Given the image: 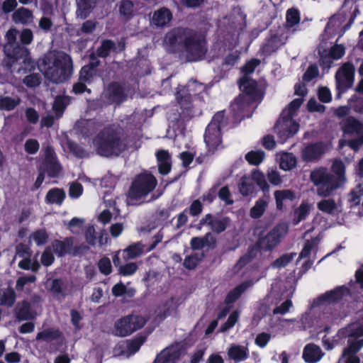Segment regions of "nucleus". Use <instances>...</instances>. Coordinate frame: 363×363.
I'll return each instance as SVG.
<instances>
[{
	"label": "nucleus",
	"mask_w": 363,
	"mask_h": 363,
	"mask_svg": "<svg viewBox=\"0 0 363 363\" xmlns=\"http://www.w3.org/2000/svg\"><path fill=\"white\" fill-rule=\"evenodd\" d=\"M268 202L264 199L258 200L255 206L250 209V215L253 218L261 217L266 210Z\"/></svg>",
	"instance_id": "ea45409f"
},
{
	"label": "nucleus",
	"mask_w": 363,
	"mask_h": 363,
	"mask_svg": "<svg viewBox=\"0 0 363 363\" xmlns=\"http://www.w3.org/2000/svg\"><path fill=\"white\" fill-rule=\"evenodd\" d=\"M356 13H358V10L355 7L353 11L354 16L350 17L348 22H346V17L342 13H338L333 16L330 19L325 29L324 34L322 36V41H324L335 35H342L354 21V18L356 16Z\"/></svg>",
	"instance_id": "f8f14e48"
},
{
	"label": "nucleus",
	"mask_w": 363,
	"mask_h": 363,
	"mask_svg": "<svg viewBox=\"0 0 363 363\" xmlns=\"http://www.w3.org/2000/svg\"><path fill=\"white\" fill-rule=\"evenodd\" d=\"M157 184V179L151 174L144 172L138 174L133 181L128 193V203L137 205L148 201V195Z\"/></svg>",
	"instance_id": "423d86ee"
},
{
	"label": "nucleus",
	"mask_w": 363,
	"mask_h": 363,
	"mask_svg": "<svg viewBox=\"0 0 363 363\" xmlns=\"http://www.w3.org/2000/svg\"><path fill=\"white\" fill-rule=\"evenodd\" d=\"M362 196L363 188L362 187L361 185H358L351 191L348 200L351 206H357L360 203Z\"/></svg>",
	"instance_id": "de8ad7c7"
},
{
	"label": "nucleus",
	"mask_w": 363,
	"mask_h": 363,
	"mask_svg": "<svg viewBox=\"0 0 363 363\" xmlns=\"http://www.w3.org/2000/svg\"><path fill=\"white\" fill-rule=\"evenodd\" d=\"M172 18L169 9L162 8L155 11L152 18V23L157 26H164L169 23Z\"/></svg>",
	"instance_id": "bb28decb"
},
{
	"label": "nucleus",
	"mask_w": 363,
	"mask_h": 363,
	"mask_svg": "<svg viewBox=\"0 0 363 363\" xmlns=\"http://www.w3.org/2000/svg\"><path fill=\"white\" fill-rule=\"evenodd\" d=\"M40 78L37 74H30L23 79V82L26 86L33 87L40 84Z\"/></svg>",
	"instance_id": "774afa93"
},
{
	"label": "nucleus",
	"mask_w": 363,
	"mask_h": 363,
	"mask_svg": "<svg viewBox=\"0 0 363 363\" xmlns=\"http://www.w3.org/2000/svg\"><path fill=\"white\" fill-rule=\"evenodd\" d=\"M93 147L99 155L105 157L117 156L125 148L119 138L109 129L101 132L96 137Z\"/></svg>",
	"instance_id": "0eeeda50"
},
{
	"label": "nucleus",
	"mask_w": 363,
	"mask_h": 363,
	"mask_svg": "<svg viewBox=\"0 0 363 363\" xmlns=\"http://www.w3.org/2000/svg\"><path fill=\"white\" fill-rule=\"evenodd\" d=\"M72 245V242L70 239H67L64 242L57 240L52 243V248L58 256H62L69 251Z\"/></svg>",
	"instance_id": "37998d69"
},
{
	"label": "nucleus",
	"mask_w": 363,
	"mask_h": 363,
	"mask_svg": "<svg viewBox=\"0 0 363 363\" xmlns=\"http://www.w3.org/2000/svg\"><path fill=\"white\" fill-rule=\"evenodd\" d=\"M323 356V353L321 349L313 344L306 345L303 353V357L308 363H315L318 362Z\"/></svg>",
	"instance_id": "5701e85b"
},
{
	"label": "nucleus",
	"mask_w": 363,
	"mask_h": 363,
	"mask_svg": "<svg viewBox=\"0 0 363 363\" xmlns=\"http://www.w3.org/2000/svg\"><path fill=\"white\" fill-rule=\"evenodd\" d=\"M318 208L324 213L334 214L340 211L339 206L333 199H323L318 203Z\"/></svg>",
	"instance_id": "473e14b6"
},
{
	"label": "nucleus",
	"mask_w": 363,
	"mask_h": 363,
	"mask_svg": "<svg viewBox=\"0 0 363 363\" xmlns=\"http://www.w3.org/2000/svg\"><path fill=\"white\" fill-rule=\"evenodd\" d=\"M20 101L18 99H11L10 97L0 98V109L5 111H10L14 108Z\"/></svg>",
	"instance_id": "8fccbe9b"
},
{
	"label": "nucleus",
	"mask_w": 363,
	"mask_h": 363,
	"mask_svg": "<svg viewBox=\"0 0 363 363\" xmlns=\"http://www.w3.org/2000/svg\"><path fill=\"white\" fill-rule=\"evenodd\" d=\"M265 154L262 150H252L245 155L246 160L253 165L259 164L264 159Z\"/></svg>",
	"instance_id": "79ce46f5"
},
{
	"label": "nucleus",
	"mask_w": 363,
	"mask_h": 363,
	"mask_svg": "<svg viewBox=\"0 0 363 363\" xmlns=\"http://www.w3.org/2000/svg\"><path fill=\"white\" fill-rule=\"evenodd\" d=\"M349 293L347 288L344 286L338 287L333 291H328L322 295L315 301L317 306L328 305L343 298Z\"/></svg>",
	"instance_id": "f3484780"
},
{
	"label": "nucleus",
	"mask_w": 363,
	"mask_h": 363,
	"mask_svg": "<svg viewBox=\"0 0 363 363\" xmlns=\"http://www.w3.org/2000/svg\"><path fill=\"white\" fill-rule=\"evenodd\" d=\"M54 261V256L51 252L50 247H47L41 256V263L45 267H48L52 264Z\"/></svg>",
	"instance_id": "680f3d73"
},
{
	"label": "nucleus",
	"mask_w": 363,
	"mask_h": 363,
	"mask_svg": "<svg viewBox=\"0 0 363 363\" xmlns=\"http://www.w3.org/2000/svg\"><path fill=\"white\" fill-rule=\"evenodd\" d=\"M104 95L108 98V103H121L123 101V93L118 84H111L104 91Z\"/></svg>",
	"instance_id": "b1692460"
},
{
	"label": "nucleus",
	"mask_w": 363,
	"mask_h": 363,
	"mask_svg": "<svg viewBox=\"0 0 363 363\" xmlns=\"http://www.w3.org/2000/svg\"><path fill=\"white\" fill-rule=\"evenodd\" d=\"M342 128L345 135L355 136L356 138L348 142L341 140L340 147L348 145L354 150H357L363 145V123L354 118H348L342 123Z\"/></svg>",
	"instance_id": "9d476101"
},
{
	"label": "nucleus",
	"mask_w": 363,
	"mask_h": 363,
	"mask_svg": "<svg viewBox=\"0 0 363 363\" xmlns=\"http://www.w3.org/2000/svg\"><path fill=\"white\" fill-rule=\"evenodd\" d=\"M85 239L89 245H94L96 244L97 238L95 235V228L93 225H90L86 229Z\"/></svg>",
	"instance_id": "e2e57ef3"
},
{
	"label": "nucleus",
	"mask_w": 363,
	"mask_h": 363,
	"mask_svg": "<svg viewBox=\"0 0 363 363\" xmlns=\"http://www.w3.org/2000/svg\"><path fill=\"white\" fill-rule=\"evenodd\" d=\"M311 208V205L307 202H302L300 206L295 210L293 219L294 224L296 225L306 218Z\"/></svg>",
	"instance_id": "f704fd0d"
},
{
	"label": "nucleus",
	"mask_w": 363,
	"mask_h": 363,
	"mask_svg": "<svg viewBox=\"0 0 363 363\" xmlns=\"http://www.w3.org/2000/svg\"><path fill=\"white\" fill-rule=\"evenodd\" d=\"M325 151V147L321 143L311 145L302 151V158L305 161H311L320 156Z\"/></svg>",
	"instance_id": "393cba45"
},
{
	"label": "nucleus",
	"mask_w": 363,
	"mask_h": 363,
	"mask_svg": "<svg viewBox=\"0 0 363 363\" xmlns=\"http://www.w3.org/2000/svg\"><path fill=\"white\" fill-rule=\"evenodd\" d=\"M146 320L143 316L130 315L118 320L113 328V333L118 336H127L141 328Z\"/></svg>",
	"instance_id": "ddd939ff"
},
{
	"label": "nucleus",
	"mask_w": 363,
	"mask_h": 363,
	"mask_svg": "<svg viewBox=\"0 0 363 363\" xmlns=\"http://www.w3.org/2000/svg\"><path fill=\"white\" fill-rule=\"evenodd\" d=\"M94 73V67L91 65L84 66L80 71L79 80L88 82Z\"/></svg>",
	"instance_id": "5fc2aeb1"
},
{
	"label": "nucleus",
	"mask_w": 363,
	"mask_h": 363,
	"mask_svg": "<svg viewBox=\"0 0 363 363\" xmlns=\"http://www.w3.org/2000/svg\"><path fill=\"white\" fill-rule=\"evenodd\" d=\"M337 336L348 337L347 346L344 349L340 363H360L356 353L363 346V323H353L339 330Z\"/></svg>",
	"instance_id": "20e7f679"
},
{
	"label": "nucleus",
	"mask_w": 363,
	"mask_h": 363,
	"mask_svg": "<svg viewBox=\"0 0 363 363\" xmlns=\"http://www.w3.org/2000/svg\"><path fill=\"white\" fill-rule=\"evenodd\" d=\"M159 171L162 174H167L171 169V159L168 152L160 150L157 152Z\"/></svg>",
	"instance_id": "cd10ccee"
},
{
	"label": "nucleus",
	"mask_w": 363,
	"mask_h": 363,
	"mask_svg": "<svg viewBox=\"0 0 363 363\" xmlns=\"http://www.w3.org/2000/svg\"><path fill=\"white\" fill-rule=\"evenodd\" d=\"M335 176L330 174L324 169H318L311 174V179L318 186L317 192L320 196H326L332 191L345 184V166L341 161L335 160L332 166Z\"/></svg>",
	"instance_id": "7ed1b4c3"
},
{
	"label": "nucleus",
	"mask_w": 363,
	"mask_h": 363,
	"mask_svg": "<svg viewBox=\"0 0 363 363\" xmlns=\"http://www.w3.org/2000/svg\"><path fill=\"white\" fill-rule=\"evenodd\" d=\"M121 251H118L113 257V262L116 267H118V273L121 275L127 277L133 274L138 269V265L134 262H129L125 264H121L119 254Z\"/></svg>",
	"instance_id": "4be33fe9"
},
{
	"label": "nucleus",
	"mask_w": 363,
	"mask_h": 363,
	"mask_svg": "<svg viewBox=\"0 0 363 363\" xmlns=\"http://www.w3.org/2000/svg\"><path fill=\"white\" fill-rule=\"evenodd\" d=\"M45 168L48 175L51 177H55L60 172V166L55 159L53 150L48 147L45 152Z\"/></svg>",
	"instance_id": "aec40b11"
},
{
	"label": "nucleus",
	"mask_w": 363,
	"mask_h": 363,
	"mask_svg": "<svg viewBox=\"0 0 363 363\" xmlns=\"http://www.w3.org/2000/svg\"><path fill=\"white\" fill-rule=\"evenodd\" d=\"M296 256V254H286L280 257L279 259L273 262L274 267H286Z\"/></svg>",
	"instance_id": "4d7b16f0"
},
{
	"label": "nucleus",
	"mask_w": 363,
	"mask_h": 363,
	"mask_svg": "<svg viewBox=\"0 0 363 363\" xmlns=\"http://www.w3.org/2000/svg\"><path fill=\"white\" fill-rule=\"evenodd\" d=\"M145 342L143 337H138L131 341H126L123 344L125 348L127 349V356L135 354L139 350L141 345Z\"/></svg>",
	"instance_id": "a19ab883"
},
{
	"label": "nucleus",
	"mask_w": 363,
	"mask_h": 363,
	"mask_svg": "<svg viewBox=\"0 0 363 363\" xmlns=\"http://www.w3.org/2000/svg\"><path fill=\"white\" fill-rule=\"evenodd\" d=\"M248 353L249 351L247 347L237 345L230 346L228 350L229 357L237 362L246 359Z\"/></svg>",
	"instance_id": "c85d7f7f"
},
{
	"label": "nucleus",
	"mask_w": 363,
	"mask_h": 363,
	"mask_svg": "<svg viewBox=\"0 0 363 363\" xmlns=\"http://www.w3.org/2000/svg\"><path fill=\"white\" fill-rule=\"evenodd\" d=\"M240 191L242 195L247 196L252 191V186L250 184V179L245 177L242 178L240 184Z\"/></svg>",
	"instance_id": "052dcab7"
},
{
	"label": "nucleus",
	"mask_w": 363,
	"mask_h": 363,
	"mask_svg": "<svg viewBox=\"0 0 363 363\" xmlns=\"http://www.w3.org/2000/svg\"><path fill=\"white\" fill-rule=\"evenodd\" d=\"M68 103L69 99L67 96H58L55 99L53 104V109L57 117H60L62 115V111Z\"/></svg>",
	"instance_id": "49530a36"
},
{
	"label": "nucleus",
	"mask_w": 363,
	"mask_h": 363,
	"mask_svg": "<svg viewBox=\"0 0 363 363\" xmlns=\"http://www.w3.org/2000/svg\"><path fill=\"white\" fill-rule=\"evenodd\" d=\"M277 160L279 162V167L284 170H289L295 167L296 160L295 157L290 153L284 152L277 155Z\"/></svg>",
	"instance_id": "2f4dec72"
},
{
	"label": "nucleus",
	"mask_w": 363,
	"mask_h": 363,
	"mask_svg": "<svg viewBox=\"0 0 363 363\" xmlns=\"http://www.w3.org/2000/svg\"><path fill=\"white\" fill-rule=\"evenodd\" d=\"M214 243V238L211 234H207L203 238H194L191 239V245L193 249L199 250L205 246H211Z\"/></svg>",
	"instance_id": "4c0bfd02"
},
{
	"label": "nucleus",
	"mask_w": 363,
	"mask_h": 363,
	"mask_svg": "<svg viewBox=\"0 0 363 363\" xmlns=\"http://www.w3.org/2000/svg\"><path fill=\"white\" fill-rule=\"evenodd\" d=\"M12 19L16 23L26 25L33 22V15L28 9L21 7L13 13Z\"/></svg>",
	"instance_id": "a878e982"
},
{
	"label": "nucleus",
	"mask_w": 363,
	"mask_h": 363,
	"mask_svg": "<svg viewBox=\"0 0 363 363\" xmlns=\"http://www.w3.org/2000/svg\"><path fill=\"white\" fill-rule=\"evenodd\" d=\"M252 178L261 189H264L268 187L265 177L260 171L255 170L252 174Z\"/></svg>",
	"instance_id": "864d4df0"
},
{
	"label": "nucleus",
	"mask_w": 363,
	"mask_h": 363,
	"mask_svg": "<svg viewBox=\"0 0 363 363\" xmlns=\"http://www.w3.org/2000/svg\"><path fill=\"white\" fill-rule=\"evenodd\" d=\"M179 357L177 346H172L163 350L156 357L155 363H175Z\"/></svg>",
	"instance_id": "412c9836"
},
{
	"label": "nucleus",
	"mask_w": 363,
	"mask_h": 363,
	"mask_svg": "<svg viewBox=\"0 0 363 363\" xmlns=\"http://www.w3.org/2000/svg\"><path fill=\"white\" fill-rule=\"evenodd\" d=\"M177 306V303L174 298H170L167 301V302L160 308V318L162 320L176 310Z\"/></svg>",
	"instance_id": "58836bf2"
},
{
	"label": "nucleus",
	"mask_w": 363,
	"mask_h": 363,
	"mask_svg": "<svg viewBox=\"0 0 363 363\" xmlns=\"http://www.w3.org/2000/svg\"><path fill=\"white\" fill-rule=\"evenodd\" d=\"M318 243L319 239L318 238H315L311 240L306 241L299 255V257L305 258L311 256L313 254H315L317 251Z\"/></svg>",
	"instance_id": "e433bc0d"
},
{
	"label": "nucleus",
	"mask_w": 363,
	"mask_h": 363,
	"mask_svg": "<svg viewBox=\"0 0 363 363\" xmlns=\"http://www.w3.org/2000/svg\"><path fill=\"white\" fill-rule=\"evenodd\" d=\"M48 235L43 230H39L30 235V242L33 241L37 245H43L48 240Z\"/></svg>",
	"instance_id": "09e8293b"
},
{
	"label": "nucleus",
	"mask_w": 363,
	"mask_h": 363,
	"mask_svg": "<svg viewBox=\"0 0 363 363\" xmlns=\"http://www.w3.org/2000/svg\"><path fill=\"white\" fill-rule=\"evenodd\" d=\"M203 255L194 254L186 257L184 260V265L185 267L191 269H194L199 262L201 259Z\"/></svg>",
	"instance_id": "6e6d98bb"
},
{
	"label": "nucleus",
	"mask_w": 363,
	"mask_h": 363,
	"mask_svg": "<svg viewBox=\"0 0 363 363\" xmlns=\"http://www.w3.org/2000/svg\"><path fill=\"white\" fill-rule=\"evenodd\" d=\"M18 30L16 28L9 29L6 34V44L4 45V52L9 58H13L18 61L22 60L25 69H30L33 67V64L29 57L28 50L19 45L16 43V36Z\"/></svg>",
	"instance_id": "6e6552de"
},
{
	"label": "nucleus",
	"mask_w": 363,
	"mask_h": 363,
	"mask_svg": "<svg viewBox=\"0 0 363 363\" xmlns=\"http://www.w3.org/2000/svg\"><path fill=\"white\" fill-rule=\"evenodd\" d=\"M100 272L106 275L109 274L112 271L111 261L108 257L101 258L98 264Z\"/></svg>",
	"instance_id": "13d9d810"
},
{
	"label": "nucleus",
	"mask_w": 363,
	"mask_h": 363,
	"mask_svg": "<svg viewBox=\"0 0 363 363\" xmlns=\"http://www.w3.org/2000/svg\"><path fill=\"white\" fill-rule=\"evenodd\" d=\"M164 43L172 51L178 50L185 52L189 61L199 60L206 52L204 40L182 29H174L168 33Z\"/></svg>",
	"instance_id": "f257e3e1"
},
{
	"label": "nucleus",
	"mask_w": 363,
	"mask_h": 363,
	"mask_svg": "<svg viewBox=\"0 0 363 363\" xmlns=\"http://www.w3.org/2000/svg\"><path fill=\"white\" fill-rule=\"evenodd\" d=\"M240 316V313L238 311H233L228 318L226 322L221 325L219 329V331L221 333H224L229 329L232 328L235 323L238 322Z\"/></svg>",
	"instance_id": "a18cd8bd"
},
{
	"label": "nucleus",
	"mask_w": 363,
	"mask_h": 363,
	"mask_svg": "<svg viewBox=\"0 0 363 363\" xmlns=\"http://www.w3.org/2000/svg\"><path fill=\"white\" fill-rule=\"evenodd\" d=\"M65 198L64 191L60 189H52L46 195V201L49 203L60 205Z\"/></svg>",
	"instance_id": "c9c22d12"
},
{
	"label": "nucleus",
	"mask_w": 363,
	"mask_h": 363,
	"mask_svg": "<svg viewBox=\"0 0 363 363\" xmlns=\"http://www.w3.org/2000/svg\"><path fill=\"white\" fill-rule=\"evenodd\" d=\"M287 232L288 226L286 224H280L276 226L260 240L261 246L267 249L274 247Z\"/></svg>",
	"instance_id": "2eb2a0df"
},
{
	"label": "nucleus",
	"mask_w": 363,
	"mask_h": 363,
	"mask_svg": "<svg viewBox=\"0 0 363 363\" xmlns=\"http://www.w3.org/2000/svg\"><path fill=\"white\" fill-rule=\"evenodd\" d=\"M15 301V293L13 290L4 291L0 297V304L11 306Z\"/></svg>",
	"instance_id": "603ef678"
},
{
	"label": "nucleus",
	"mask_w": 363,
	"mask_h": 363,
	"mask_svg": "<svg viewBox=\"0 0 363 363\" xmlns=\"http://www.w3.org/2000/svg\"><path fill=\"white\" fill-rule=\"evenodd\" d=\"M225 124L224 112L220 111L214 115L204 134V141L209 150L214 151L221 145V129Z\"/></svg>",
	"instance_id": "1a4fd4ad"
},
{
	"label": "nucleus",
	"mask_w": 363,
	"mask_h": 363,
	"mask_svg": "<svg viewBox=\"0 0 363 363\" xmlns=\"http://www.w3.org/2000/svg\"><path fill=\"white\" fill-rule=\"evenodd\" d=\"M302 103L303 99L301 98L293 100L289 106L283 111L278 120L274 129L281 143L286 142L298 132L299 124L293 119V117Z\"/></svg>",
	"instance_id": "39448f33"
},
{
	"label": "nucleus",
	"mask_w": 363,
	"mask_h": 363,
	"mask_svg": "<svg viewBox=\"0 0 363 363\" xmlns=\"http://www.w3.org/2000/svg\"><path fill=\"white\" fill-rule=\"evenodd\" d=\"M84 223V219L79 218H74L69 221L68 225H69V230L73 233H77L82 230Z\"/></svg>",
	"instance_id": "bf43d9fd"
},
{
	"label": "nucleus",
	"mask_w": 363,
	"mask_h": 363,
	"mask_svg": "<svg viewBox=\"0 0 363 363\" xmlns=\"http://www.w3.org/2000/svg\"><path fill=\"white\" fill-rule=\"evenodd\" d=\"M260 274H254L252 280L245 281L241 284L238 285L233 290H231L227 295L225 301L227 303H232L235 302L245 290L251 286L255 282L258 281L260 278Z\"/></svg>",
	"instance_id": "6ab92c4d"
},
{
	"label": "nucleus",
	"mask_w": 363,
	"mask_h": 363,
	"mask_svg": "<svg viewBox=\"0 0 363 363\" xmlns=\"http://www.w3.org/2000/svg\"><path fill=\"white\" fill-rule=\"evenodd\" d=\"M143 252V248L140 243L130 245L122 252L125 260L136 258Z\"/></svg>",
	"instance_id": "72a5a7b5"
},
{
	"label": "nucleus",
	"mask_w": 363,
	"mask_h": 363,
	"mask_svg": "<svg viewBox=\"0 0 363 363\" xmlns=\"http://www.w3.org/2000/svg\"><path fill=\"white\" fill-rule=\"evenodd\" d=\"M300 21L299 13L297 10L291 9L286 12V25L292 27L298 23Z\"/></svg>",
	"instance_id": "3c124183"
},
{
	"label": "nucleus",
	"mask_w": 363,
	"mask_h": 363,
	"mask_svg": "<svg viewBox=\"0 0 363 363\" xmlns=\"http://www.w3.org/2000/svg\"><path fill=\"white\" fill-rule=\"evenodd\" d=\"M260 61L256 59H252L248 61L242 68V72L245 74H249L254 72L255 69L259 65Z\"/></svg>",
	"instance_id": "0e129e2a"
},
{
	"label": "nucleus",
	"mask_w": 363,
	"mask_h": 363,
	"mask_svg": "<svg viewBox=\"0 0 363 363\" xmlns=\"http://www.w3.org/2000/svg\"><path fill=\"white\" fill-rule=\"evenodd\" d=\"M70 57L63 52L52 51L47 53L39 61L38 67L45 77L53 83L66 81L72 72Z\"/></svg>",
	"instance_id": "f03ea898"
},
{
	"label": "nucleus",
	"mask_w": 363,
	"mask_h": 363,
	"mask_svg": "<svg viewBox=\"0 0 363 363\" xmlns=\"http://www.w3.org/2000/svg\"><path fill=\"white\" fill-rule=\"evenodd\" d=\"M354 67L346 63L341 67L336 74L337 88L340 91H345L352 86L354 77Z\"/></svg>",
	"instance_id": "4468645a"
},
{
	"label": "nucleus",
	"mask_w": 363,
	"mask_h": 363,
	"mask_svg": "<svg viewBox=\"0 0 363 363\" xmlns=\"http://www.w3.org/2000/svg\"><path fill=\"white\" fill-rule=\"evenodd\" d=\"M36 278L34 275H30L28 277H21L18 279L16 281V289L17 290H23L25 285L28 283H33L35 281Z\"/></svg>",
	"instance_id": "69168bd1"
},
{
	"label": "nucleus",
	"mask_w": 363,
	"mask_h": 363,
	"mask_svg": "<svg viewBox=\"0 0 363 363\" xmlns=\"http://www.w3.org/2000/svg\"><path fill=\"white\" fill-rule=\"evenodd\" d=\"M218 196L226 204H232L233 203L230 191L227 186H223L220 189Z\"/></svg>",
	"instance_id": "338daca9"
},
{
	"label": "nucleus",
	"mask_w": 363,
	"mask_h": 363,
	"mask_svg": "<svg viewBox=\"0 0 363 363\" xmlns=\"http://www.w3.org/2000/svg\"><path fill=\"white\" fill-rule=\"evenodd\" d=\"M28 255V248L26 246L23 245L17 246L16 257H23V259L19 262L18 267L23 269H30L33 272L38 271L40 268V264L36 260L26 258V257Z\"/></svg>",
	"instance_id": "a211bd4d"
},
{
	"label": "nucleus",
	"mask_w": 363,
	"mask_h": 363,
	"mask_svg": "<svg viewBox=\"0 0 363 363\" xmlns=\"http://www.w3.org/2000/svg\"><path fill=\"white\" fill-rule=\"evenodd\" d=\"M323 43V41L321 43ZM318 52L320 55L321 65L328 69L332 62L331 60H338L343 56L345 54V48L342 45H337L333 47L330 51L327 52V51L323 49V45L320 44Z\"/></svg>",
	"instance_id": "dca6fc26"
},
{
	"label": "nucleus",
	"mask_w": 363,
	"mask_h": 363,
	"mask_svg": "<svg viewBox=\"0 0 363 363\" xmlns=\"http://www.w3.org/2000/svg\"><path fill=\"white\" fill-rule=\"evenodd\" d=\"M274 198L277 208L281 209L286 201H291L295 199V194L291 190L276 191Z\"/></svg>",
	"instance_id": "7c9ffc66"
},
{
	"label": "nucleus",
	"mask_w": 363,
	"mask_h": 363,
	"mask_svg": "<svg viewBox=\"0 0 363 363\" xmlns=\"http://www.w3.org/2000/svg\"><path fill=\"white\" fill-rule=\"evenodd\" d=\"M240 89L245 95L240 96L233 104L234 110L241 111L245 107V103L249 101H255L260 99L261 93L257 89L255 81L243 77L240 81Z\"/></svg>",
	"instance_id": "9b49d317"
},
{
	"label": "nucleus",
	"mask_w": 363,
	"mask_h": 363,
	"mask_svg": "<svg viewBox=\"0 0 363 363\" xmlns=\"http://www.w3.org/2000/svg\"><path fill=\"white\" fill-rule=\"evenodd\" d=\"M37 315V312L33 309V306L28 302H23L18 304L17 307V317L20 320H28L33 318Z\"/></svg>",
	"instance_id": "c756f323"
},
{
	"label": "nucleus",
	"mask_w": 363,
	"mask_h": 363,
	"mask_svg": "<svg viewBox=\"0 0 363 363\" xmlns=\"http://www.w3.org/2000/svg\"><path fill=\"white\" fill-rule=\"evenodd\" d=\"M60 337V333L58 330L47 329L40 333H38L36 339L42 340L44 341H51L58 339Z\"/></svg>",
	"instance_id": "c03bdc74"
}]
</instances>
